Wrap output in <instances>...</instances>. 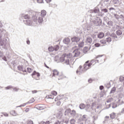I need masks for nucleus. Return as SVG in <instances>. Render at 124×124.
<instances>
[{"mask_svg":"<svg viewBox=\"0 0 124 124\" xmlns=\"http://www.w3.org/2000/svg\"><path fill=\"white\" fill-rule=\"evenodd\" d=\"M37 17H38V12L29 10L28 14H21L19 15V20L24 23L27 26H31L32 21L30 19L31 17L33 22L37 23Z\"/></svg>","mask_w":124,"mask_h":124,"instance_id":"nucleus-1","label":"nucleus"},{"mask_svg":"<svg viewBox=\"0 0 124 124\" xmlns=\"http://www.w3.org/2000/svg\"><path fill=\"white\" fill-rule=\"evenodd\" d=\"M5 30L3 29H0V46H6V42L7 41V39H4L3 40H1L2 37V35L6 32Z\"/></svg>","mask_w":124,"mask_h":124,"instance_id":"nucleus-2","label":"nucleus"},{"mask_svg":"<svg viewBox=\"0 0 124 124\" xmlns=\"http://www.w3.org/2000/svg\"><path fill=\"white\" fill-rule=\"evenodd\" d=\"M90 63V61H87L85 62L83 66V70H81L82 66H79V68L77 70L76 73L79 72V75L82 74V73L87 71L89 69V67H87V65Z\"/></svg>","mask_w":124,"mask_h":124,"instance_id":"nucleus-3","label":"nucleus"},{"mask_svg":"<svg viewBox=\"0 0 124 124\" xmlns=\"http://www.w3.org/2000/svg\"><path fill=\"white\" fill-rule=\"evenodd\" d=\"M89 12L91 14L90 15V16L94 17L98 13H99V8L98 7H95L93 10H91Z\"/></svg>","mask_w":124,"mask_h":124,"instance_id":"nucleus-4","label":"nucleus"},{"mask_svg":"<svg viewBox=\"0 0 124 124\" xmlns=\"http://www.w3.org/2000/svg\"><path fill=\"white\" fill-rule=\"evenodd\" d=\"M93 23L96 27H100L102 24V20L100 17H96L95 20L93 21Z\"/></svg>","mask_w":124,"mask_h":124,"instance_id":"nucleus-5","label":"nucleus"},{"mask_svg":"<svg viewBox=\"0 0 124 124\" xmlns=\"http://www.w3.org/2000/svg\"><path fill=\"white\" fill-rule=\"evenodd\" d=\"M80 37L78 36H74L71 38V40L72 41V43H74V42H76L77 43H78L79 41H80Z\"/></svg>","mask_w":124,"mask_h":124,"instance_id":"nucleus-6","label":"nucleus"},{"mask_svg":"<svg viewBox=\"0 0 124 124\" xmlns=\"http://www.w3.org/2000/svg\"><path fill=\"white\" fill-rule=\"evenodd\" d=\"M93 42V39L91 37H87L85 40V43L87 45H91Z\"/></svg>","mask_w":124,"mask_h":124,"instance_id":"nucleus-7","label":"nucleus"},{"mask_svg":"<svg viewBox=\"0 0 124 124\" xmlns=\"http://www.w3.org/2000/svg\"><path fill=\"white\" fill-rule=\"evenodd\" d=\"M17 69L19 71H22V72H27V70L26 69V67L24 68V66L19 65L17 66Z\"/></svg>","mask_w":124,"mask_h":124,"instance_id":"nucleus-8","label":"nucleus"},{"mask_svg":"<svg viewBox=\"0 0 124 124\" xmlns=\"http://www.w3.org/2000/svg\"><path fill=\"white\" fill-rule=\"evenodd\" d=\"M73 53H75L74 57H79L80 54H81V52H80V50L78 49H76L75 50H74Z\"/></svg>","mask_w":124,"mask_h":124,"instance_id":"nucleus-9","label":"nucleus"},{"mask_svg":"<svg viewBox=\"0 0 124 124\" xmlns=\"http://www.w3.org/2000/svg\"><path fill=\"white\" fill-rule=\"evenodd\" d=\"M117 28H118V29H119L116 31V33L117 35H118V36L122 35V34H123V32H122V31L120 30L122 29V28H121L119 25H117Z\"/></svg>","mask_w":124,"mask_h":124,"instance_id":"nucleus-10","label":"nucleus"},{"mask_svg":"<svg viewBox=\"0 0 124 124\" xmlns=\"http://www.w3.org/2000/svg\"><path fill=\"white\" fill-rule=\"evenodd\" d=\"M70 39H69V38L67 37V38H65L63 40V43L64 44H66V45H68V44H69V43H70Z\"/></svg>","mask_w":124,"mask_h":124,"instance_id":"nucleus-11","label":"nucleus"},{"mask_svg":"<svg viewBox=\"0 0 124 124\" xmlns=\"http://www.w3.org/2000/svg\"><path fill=\"white\" fill-rule=\"evenodd\" d=\"M62 111H59L57 114V120H62Z\"/></svg>","mask_w":124,"mask_h":124,"instance_id":"nucleus-12","label":"nucleus"},{"mask_svg":"<svg viewBox=\"0 0 124 124\" xmlns=\"http://www.w3.org/2000/svg\"><path fill=\"white\" fill-rule=\"evenodd\" d=\"M65 58H67V56H66V54H63L60 59V61L61 62H63L65 60Z\"/></svg>","mask_w":124,"mask_h":124,"instance_id":"nucleus-13","label":"nucleus"},{"mask_svg":"<svg viewBox=\"0 0 124 124\" xmlns=\"http://www.w3.org/2000/svg\"><path fill=\"white\" fill-rule=\"evenodd\" d=\"M104 36H105V34H104L103 32H99L97 34L98 38H100V39H101V38H103Z\"/></svg>","mask_w":124,"mask_h":124,"instance_id":"nucleus-14","label":"nucleus"},{"mask_svg":"<svg viewBox=\"0 0 124 124\" xmlns=\"http://www.w3.org/2000/svg\"><path fill=\"white\" fill-rule=\"evenodd\" d=\"M70 115L72 117H75L76 116V111L74 109L71 110Z\"/></svg>","mask_w":124,"mask_h":124,"instance_id":"nucleus-15","label":"nucleus"},{"mask_svg":"<svg viewBox=\"0 0 124 124\" xmlns=\"http://www.w3.org/2000/svg\"><path fill=\"white\" fill-rule=\"evenodd\" d=\"M88 51H89V47L88 46H85L83 49V53H84V54H87Z\"/></svg>","mask_w":124,"mask_h":124,"instance_id":"nucleus-16","label":"nucleus"},{"mask_svg":"<svg viewBox=\"0 0 124 124\" xmlns=\"http://www.w3.org/2000/svg\"><path fill=\"white\" fill-rule=\"evenodd\" d=\"M46 14H47L46 11L44 10H42L41 13V15L42 17H45V16H46Z\"/></svg>","mask_w":124,"mask_h":124,"instance_id":"nucleus-17","label":"nucleus"},{"mask_svg":"<svg viewBox=\"0 0 124 124\" xmlns=\"http://www.w3.org/2000/svg\"><path fill=\"white\" fill-rule=\"evenodd\" d=\"M79 108L81 109V110H82L83 109H85L86 108V105L85 104L81 103L79 106Z\"/></svg>","mask_w":124,"mask_h":124,"instance_id":"nucleus-18","label":"nucleus"},{"mask_svg":"<svg viewBox=\"0 0 124 124\" xmlns=\"http://www.w3.org/2000/svg\"><path fill=\"white\" fill-rule=\"evenodd\" d=\"M55 75L57 76L59 75V71L56 69L53 70V76H55Z\"/></svg>","mask_w":124,"mask_h":124,"instance_id":"nucleus-19","label":"nucleus"},{"mask_svg":"<svg viewBox=\"0 0 124 124\" xmlns=\"http://www.w3.org/2000/svg\"><path fill=\"white\" fill-rule=\"evenodd\" d=\"M105 87H106L107 89H110V88H111V83H110V82L106 83L105 84Z\"/></svg>","mask_w":124,"mask_h":124,"instance_id":"nucleus-20","label":"nucleus"},{"mask_svg":"<svg viewBox=\"0 0 124 124\" xmlns=\"http://www.w3.org/2000/svg\"><path fill=\"white\" fill-rule=\"evenodd\" d=\"M110 36H111V37H112V38H118V36L114 32L112 33L110 35Z\"/></svg>","mask_w":124,"mask_h":124,"instance_id":"nucleus-21","label":"nucleus"},{"mask_svg":"<svg viewBox=\"0 0 124 124\" xmlns=\"http://www.w3.org/2000/svg\"><path fill=\"white\" fill-rule=\"evenodd\" d=\"M33 102H34V99L33 98H32L29 101H28L27 103H25V104H31V103H33Z\"/></svg>","mask_w":124,"mask_h":124,"instance_id":"nucleus-22","label":"nucleus"},{"mask_svg":"<svg viewBox=\"0 0 124 124\" xmlns=\"http://www.w3.org/2000/svg\"><path fill=\"white\" fill-rule=\"evenodd\" d=\"M38 23H42L43 22V16H39L38 19Z\"/></svg>","mask_w":124,"mask_h":124,"instance_id":"nucleus-23","label":"nucleus"},{"mask_svg":"<svg viewBox=\"0 0 124 124\" xmlns=\"http://www.w3.org/2000/svg\"><path fill=\"white\" fill-rule=\"evenodd\" d=\"M116 93V87H113L112 89H111V91H110V93Z\"/></svg>","mask_w":124,"mask_h":124,"instance_id":"nucleus-24","label":"nucleus"},{"mask_svg":"<svg viewBox=\"0 0 124 124\" xmlns=\"http://www.w3.org/2000/svg\"><path fill=\"white\" fill-rule=\"evenodd\" d=\"M110 119H115L116 118V113H112L111 114H110Z\"/></svg>","mask_w":124,"mask_h":124,"instance_id":"nucleus-25","label":"nucleus"},{"mask_svg":"<svg viewBox=\"0 0 124 124\" xmlns=\"http://www.w3.org/2000/svg\"><path fill=\"white\" fill-rule=\"evenodd\" d=\"M87 115H84L82 116L81 119H80L81 120H82V121H83V122H87V117H86Z\"/></svg>","mask_w":124,"mask_h":124,"instance_id":"nucleus-26","label":"nucleus"},{"mask_svg":"<svg viewBox=\"0 0 124 124\" xmlns=\"http://www.w3.org/2000/svg\"><path fill=\"white\" fill-rule=\"evenodd\" d=\"M48 50L49 52H54V47L52 46H50L48 47Z\"/></svg>","mask_w":124,"mask_h":124,"instance_id":"nucleus-27","label":"nucleus"},{"mask_svg":"<svg viewBox=\"0 0 124 124\" xmlns=\"http://www.w3.org/2000/svg\"><path fill=\"white\" fill-rule=\"evenodd\" d=\"M54 51H58L60 49V46L56 45L53 47Z\"/></svg>","mask_w":124,"mask_h":124,"instance_id":"nucleus-28","label":"nucleus"},{"mask_svg":"<svg viewBox=\"0 0 124 124\" xmlns=\"http://www.w3.org/2000/svg\"><path fill=\"white\" fill-rule=\"evenodd\" d=\"M26 71H27V72L29 73H31V72H32V69L31 68L28 67Z\"/></svg>","mask_w":124,"mask_h":124,"instance_id":"nucleus-29","label":"nucleus"},{"mask_svg":"<svg viewBox=\"0 0 124 124\" xmlns=\"http://www.w3.org/2000/svg\"><path fill=\"white\" fill-rule=\"evenodd\" d=\"M11 89H13V86L12 85H9L5 87V90H11Z\"/></svg>","mask_w":124,"mask_h":124,"instance_id":"nucleus-30","label":"nucleus"},{"mask_svg":"<svg viewBox=\"0 0 124 124\" xmlns=\"http://www.w3.org/2000/svg\"><path fill=\"white\" fill-rule=\"evenodd\" d=\"M70 123L71 124H75V123H76V120L74 119H72L70 120Z\"/></svg>","mask_w":124,"mask_h":124,"instance_id":"nucleus-31","label":"nucleus"},{"mask_svg":"<svg viewBox=\"0 0 124 124\" xmlns=\"http://www.w3.org/2000/svg\"><path fill=\"white\" fill-rule=\"evenodd\" d=\"M118 107V105L115 103H112V108L113 109H115V108H117Z\"/></svg>","mask_w":124,"mask_h":124,"instance_id":"nucleus-32","label":"nucleus"},{"mask_svg":"<svg viewBox=\"0 0 124 124\" xmlns=\"http://www.w3.org/2000/svg\"><path fill=\"white\" fill-rule=\"evenodd\" d=\"M106 40L107 42L109 43V42H111V41H112V39L111 38V37H108L106 38Z\"/></svg>","mask_w":124,"mask_h":124,"instance_id":"nucleus-33","label":"nucleus"},{"mask_svg":"<svg viewBox=\"0 0 124 124\" xmlns=\"http://www.w3.org/2000/svg\"><path fill=\"white\" fill-rule=\"evenodd\" d=\"M84 46V42L82 41L80 44H78V47L79 48H82Z\"/></svg>","mask_w":124,"mask_h":124,"instance_id":"nucleus-34","label":"nucleus"},{"mask_svg":"<svg viewBox=\"0 0 124 124\" xmlns=\"http://www.w3.org/2000/svg\"><path fill=\"white\" fill-rule=\"evenodd\" d=\"M11 114H12L13 116H17V114L16 113V111H15V110H12L11 111Z\"/></svg>","mask_w":124,"mask_h":124,"instance_id":"nucleus-35","label":"nucleus"},{"mask_svg":"<svg viewBox=\"0 0 124 124\" xmlns=\"http://www.w3.org/2000/svg\"><path fill=\"white\" fill-rule=\"evenodd\" d=\"M107 25H108V26H110L111 27H112V26H113V21H109L107 23Z\"/></svg>","mask_w":124,"mask_h":124,"instance_id":"nucleus-36","label":"nucleus"},{"mask_svg":"<svg viewBox=\"0 0 124 124\" xmlns=\"http://www.w3.org/2000/svg\"><path fill=\"white\" fill-rule=\"evenodd\" d=\"M101 11H102V12H104V13H107V12H108V9L106 8L102 9Z\"/></svg>","mask_w":124,"mask_h":124,"instance_id":"nucleus-37","label":"nucleus"},{"mask_svg":"<svg viewBox=\"0 0 124 124\" xmlns=\"http://www.w3.org/2000/svg\"><path fill=\"white\" fill-rule=\"evenodd\" d=\"M107 41L106 40H100V43H101V44H106L107 43Z\"/></svg>","mask_w":124,"mask_h":124,"instance_id":"nucleus-38","label":"nucleus"},{"mask_svg":"<svg viewBox=\"0 0 124 124\" xmlns=\"http://www.w3.org/2000/svg\"><path fill=\"white\" fill-rule=\"evenodd\" d=\"M66 111V113H68V114H70L71 112V109L70 108H67L66 109L65 111Z\"/></svg>","mask_w":124,"mask_h":124,"instance_id":"nucleus-39","label":"nucleus"},{"mask_svg":"<svg viewBox=\"0 0 124 124\" xmlns=\"http://www.w3.org/2000/svg\"><path fill=\"white\" fill-rule=\"evenodd\" d=\"M93 63L92 62H89L88 64H87V67H88V69H90V67L92 66Z\"/></svg>","mask_w":124,"mask_h":124,"instance_id":"nucleus-40","label":"nucleus"},{"mask_svg":"<svg viewBox=\"0 0 124 124\" xmlns=\"http://www.w3.org/2000/svg\"><path fill=\"white\" fill-rule=\"evenodd\" d=\"M119 80L120 81V82H124V77L123 76H121L120 77Z\"/></svg>","mask_w":124,"mask_h":124,"instance_id":"nucleus-41","label":"nucleus"},{"mask_svg":"<svg viewBox=\"0 0 124 124\" xmlns=\"http://www.w3.org/2000/svg\"><path fill=\"white\" fill-rule=\"evenodd\" d=\"M27 105V104L24 103L23 104L20 105V106H17L16 108H18V107H24Z\"/></svg>","mask_w":124,"mask_h":124,"instance_id":"nucleus-42","label":"nucleus"},{"mask_svg":"<svg viewBox=\"0 0 124 124\" xmlns=\"http://www.w3.org/2000/svg\"><path fill=\"white\" fill-rule=\"evenodd\" d=\"M27 124H33V122L31 120H29L27 121Z\"/></svg>","mask_w":124,"mask_h":124,"instance_id":"nucleus-43","label":"nucleus"},{"mask_svg":"<svg viewBox=\"0 0 124 124\" xmlns=\"http://www.w3.org/2000/svg\"><path fill=\"white\" fill-rule=\"evenodd\" d=\"M94 45L95 47H100V44H99L98 43L94 44Z\"/></svg>","mask_w":124,"mask_h":124,"instance_id":"nucleus-44","label":"nucleus"},{"mask_svg":"<svg viewBox=\"0 0 124 124\" xmlns=\"http://www.w3.org/2000/svg\"><path fill=\"white\" fill-rule=\"evenodd\" d=\"M120 101H121V99H119V98H118V101H117V103L118 104V106H119V105H122V104H123V103H120Z\"/></svg>","mask_w":124,"mask_h":124,"instance_id":"nucleus-45","label":"nucleus"},{"mask_svg":"<svg viewBox=\"0 0 124 124\" xmlns=\"http://www.w3.org/2000/svg\"><path fill=\"white\" fill-rule=\"evenodd\" d=\"M118 1L119 0H112V2L114 3V4H117Z\"/></svg>","mask_w":124,"mask_h":124,"instance_id":"nucleus-46","label":"nucleus"},{"mask_svg":"<svg viewBox=\"0 0 124 124\" xmlns=\"http://www.w3.org/2000/svg\"><path fill=\"white\" fill-rule=\"evenodd\" d=\"M52 94L53 95H56L57 94H58V93L56 91H54L52 92Z\"/></svg>","mask_w":124,"mask_h":124,"instance_id":"nucleus-47","label":"nucleus"},{"mask_svg":"<svg viewBox=\"0 0 124 124\" xmlns=\"http://www.w3.org/2000/svg\"><path fill=\"white\" fill-rule=\"evenodd\" d=\"M13 90L16 92H19V88H17V87H15L14 88H13Z\"/></svg>","mask_w":124,"mask_h":124,"instance_id":"nucleus-48","label":"nucleus"},{"mask_svg":"<svg viewBox=\"0 0 124 124\" xmlns=\"http://www.w3.org/2000/svg\"><path fill=\"white\" fill-rule=\"evenodd\" d=\"M38 3H43L44 2L43 0H37Z\"/></svg>","mask_w":124,"mask_h":124,"instance_id":"nucleus-49","label":"nucleus"},{"mask_svg":"<svg viewBox=\"0 0 124 124\" xmlns=\"http://www.w3.org/2000/svg\"><path fill=\"white\" fill-rule=\"evenodd\" d=\"M65 63L66 64L68 65L69 64V59H67L65 60Z\"/></svg>","mask_w":124,"mask_h":124,"instance_id":"nucleus-50","label":"nucleus"},{"mask_svg":"<svg viewBox=\"0 0 124 124\" xmlns=\"http://www.w3.org/2000/svg\"><path fill=\"white\" fill-rule=\"evenodd\" d=\"M44 108L43 107L39 106V107H38V110H44Z\"/></svg>","mask_w":124,"mask_h":124,"instance_id":"nucleus-51","label":"nucleus"},{"mask_svg":"<svg viewBox=\"0 0 124 124\" xmlns=\"http://www.w3.org/2000/svg\"><path fill=\"white\" fill-rule=\"evenodd\" d=\"M37 72H36V71H34L31 74V76H34V75H36V74Z\"/></svg>","mask_w":124,"mask_h":124,"instance_id":"nucleus-52","label":"nucleus"},{"mask_svg":"<svg viewBox=\"0 0 124 124\" xmlns=\"http://www.w3.org/2000/svg\"><path fill=\"white\" fill-rule=\"evenodd\" d=\"M103 89H104V86H103V85L100 86L99 89L100 90V91H102Z\"/></svg>","mask_w":124,"mask_h":124,"instance_id":"nucleus-53","label":"nucleus"},{"mask_svg":"<svg viewBox=\"0 0 124 124\" xmlns=\"http://www.w3.org/2000/svg\"><path fill=\"white\" fill-rule=\"evenodd\" d=\"M111 100H113V98H109L108 100L107 101V103L111 102Z\"/></svg>","mask_w":124,"mask_h":124,"instance_id":"nucleus-54","label":"nucleus"},{"mask_svg":"<svg viewBox=\"0 0 124 124\" xmlns=\"http://www.w3.org/2000/svg\"><path fill=\"white\" fill-rule=\"evenodd\" d=\"M2 60L4 61L5 62H7V59L6 58V57L4 56L2 58Z\"/></svg>","mask_w":124,"mask_h":124,"instance_id":"nucleus-55","label":"nucleus"},{"mask_svg":"<svg viewBox=\"0 0 124 124\" xmlns=\"http://www.w3.org/2000/svg\"><path fill=\"white\" fill-rule=\"evenodd\" d=\"M120 19H124V15H120L119 16Z\"/></svg>","mask_w":124,"mask_h":124,"instance_id":"nucleus-56","label":"nucleus"},{"mask_svg":"<svg viewBox=\"0 0 124 124\" xmlns=\"http://www.w3.org/2000/svg\"><path fill=\"white\" fill-rule=\"evenodd\" d=\"M57 106H60L61 105V101H58L56 103Z\"/></svg>","mask_w":124,"mask_h":124,"instance_id":"nucleus-57","label":"nucleus"},{"mask_svg":"<svg viewBox=\"0 0 124 124\" xmlns=\"http://www.w3.org/2000/svg\"><path fill=\"white\" fill-rule=\"evenodd\" d=\"M26 43L27 44H28V45H30V44H31V41H30V40H27L26 41Z\"/></svg>","mask_w":124,"mask_h":124,"instance_id":"nucleus-58","label":"nucleus"},{"mask_svg":"<svg viewBox=\"0 0 124 124\" xmlns=\"http://www.w3.org/2000/svg\"><path fill=\"white\" fill-rule=\"evenodd\" d=\"M54 124H61V121L58 120L57 121L55 122Z\"/></svg>","mask_w":124,"mask_h":124,"instance_id":"nucleus-59","label":"nucleus"},{"mask_svg":"<svg viewBox=\"0 0 124 124\" xmlns=\"http://www.w3.org/2000/svg\"><path fill=\"white\" fill-rule=\"evenodd\" d=\"M93 123H94V121L96 120V117L95 116H93Z\"/></svg>","mask_w":124,"mask_h":124,"instance_id":"nucleus-60","label":"nucleus"},{"mask_svg":"<svg viewBox=\"0 0 124 124\" xmlns=\"http://www.w3.org/2000/svg\"><path fill=\"white\" fill-rule=\"evenodd\" d=\"M108 2H109V0H104V3H105L106 4H107V3H108Z\"/></svg>","mask_w":124,"mask_h":124,"instance_id":"nucleus-61","label":"nucleus"},{"mask_svg":"<svg viewBox=\"0 0 124 124\" xmlns=\"http://www.w3.org/2000/svg\"><path fill=\"white\" fill-rule=\"evenodd\" d=\"M53 96L52 95H49L48 96V98H50V99H53V98L52 97Z\"/></svg>","mask_w":124,"mask_h":124,"instance_id":"nucleus-62","label":"nucleus"},{"mask_svg":"<svg viewBox=\"0 0 124 124\" xmlns=\"http://www.w3.org/2000/svg\"><path fill=\"white\" fill-rule=\"evenodd\" d=\"M45 124H50V121H47L46 122H45Z\"/></svg>","mask_w":124,"mask_h":124,"instance_id":"nucleus-63","label":"nucleus"},{"mask_svg":"<svg viewBox=\"0 0 124 124\" xmlns=\"http://www.w3.org/2000/svg\"><path fill=\"white\" fill-rule=\"evenodd\" d=\"M39 124H45V122L44 121H42L40 122Z\"/></svg>","mask_w":124,"mask_h":124,"instance_id":"nucleus-64","label":"nucleus"}]
</instances>
